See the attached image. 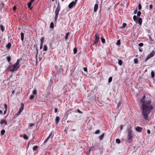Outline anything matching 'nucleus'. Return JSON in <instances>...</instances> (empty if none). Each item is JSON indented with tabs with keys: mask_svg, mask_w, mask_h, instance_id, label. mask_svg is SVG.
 <instances>
[{
	"mask_svg": "<svg viewBox=\"0 0 155 155\" xmlns=\"http://www.w3.org/2000/svg\"><path fill=\"white\" fill-rule=\"evenodd\" d=\"M140 109L142 114L146 120L148 119L149 115L153 109V105L151 104L150 100L146 98L144 95L140 100Z\"/></svg>",
	"mask_w": 155,
	"mask_h": 155,
	"instance_id": "1",
	"label": "nucleus"
},
{
	"mask_svg": "<svg viewBox=\"0 0 155 155\" xmlns=\"http://www.w3.org/2000/svg\"><path fill=\"white\" fill-rule=\"evenodd\" d=\"M19 60L18 59L16 62L13 64L12 68L10 69V71L11 72H14L15 71H17L18 70L19 67Z\"/></svg>",
	"mask_w": 155,
	"mask_h": 155,
	"instance_id": "2",
	"label": "nucleus"
},
{
	"mask_svg": "<svg viewBox=\"0 0 155 155\" xmlns=\"http://www.w3.org/2000/svg\"><path fill=\"white\" fill-rule=\"evenodd\" d=\"M133 137L132 133H127L126 141L128 143L131 142L132 140Z\"/></svg>",
	"mask_w": 155,
	"mask_h": 155,
	"instance_id": "3",
	"label": "nucleus"
},
{
	"mask_svg": "<svg viewBox=\"0 0 155 155\" xmlns=\"http://www.w3.org/2000/svg\"><path fill=\"white\" fill-rule=\"evenodd\" d=\"M100 34L96 33L95 35L94 41V43L93 44V45H94L96 44L97 43L98 41L100 38Z\"/></svg>",
	"mask_w": 155,
	"mask_h": 155,
	"instance_id": "4",
	"label": "nucleus"
},
{
	"mask_svg": "<svg viewBox=\"0 0 155 155\" xmlns=\"http://www.w3.org/2000/svg\"><path fill=\"white\" fill-rule=\"evenodd\" d=\"M155 54V52L154 51H153L152 52L150 53L147 57L145 61L146 62L149 59L152 57L154 56Z\"/></svg>",
	"mask_w": 155,
	"mask_h": 155,
	"instance_id": "5",
	"label": "nucleus"
},
{
	"mask_svg": "<svg viewBox=\"0 0 155 155\" xmlns=\"http://www.w3.org/2000/svg\"><path fill=\"white\" fill-rule=\"evenodd\" d=\"M60 8L61 7L60 4L59 3H58L57 5V7L55 12V14H58L60 10Z\"/></svg>",
	"mask_w": 155,
	"mask_h": 155,
	"instance_id": "6",
	"label": "nucleus"
},
{
	"mask_svg": "<svg viewBox=\"0 0 155 155\" xmlns=\"http://www.w3.org/2000/svg\"><path fill=\"white\" fill-rule=\"evenodd\" d=\"M53 133H54L53 131H51L50 133L49 136L48 137H47V139L46 140L44 141V143L48 141V140L49 139V138H50V137H51V138H52V137L54 136V135L53 134Z\"/></svg>",
	"mask_w": 155,
	"mask_h": 155,
	"instance_id": "7",
	"label": "nucleus"
},
{
	"mask_svg": "<svg viewBox=\"0 0 155 155\" xmlns=\"http://www.w3.org/2000/svg\"><path fill=\"white\" fill-rule=\"evenodd\" d=\"M121 104V101L120 100L119 101L117 104V108L118 109V111H120L121 109L120 106Z\"/></svg>",
	"mask_w": 155,
	"mask_h": 155,
	"instance_id": "8",
	"label": "nucleus"
},
{
	"mask_svg": "<svg viewBox=\"0 0 155 155\" xmlns=\"http://www.w3.org/2000/svg\"><path fill=\"white\" fill-rule=\"evenodd\" d=\"M75 2H74V1H73L71 2L68 5V8H72L74 6L75 4Z\"/></svg>",
	"mask_w": 155,
	"mask_h": 155,
	"instance_id": "9",
	"label": "nucleus"
},
{
	"mask_svg": "<svg viewBox=\"0 0 155 155\" xmlns=\"http://www.w3.org/2000/svg\"><path fill=\"white\" fill-rule=\"evenodd\" d=\"M135 129L136 131L139 132H140L141 131L142 128L141 127L138 126L135 127Z\"/></svg>",
	"mask_w": 155,
	"mask_h": 155,
	"instance_id": "10",
	"label": "nucleus"
},
{
	"mask_svg": "<svg viewBox=\"0 0 155 155\" xmlns=\"http://www.w3.org/2000/svg\"><path fill=\"white\" fill-rule=\"evenodd\" d=\"M24 108V104L23 103H21V107L20 108L19 111V113H21L23 110Z\"/></svg>",
	"mask_w": 155,
	"mask_h": 155,
	"instance_id": "11",
	"label": "nucleus"
},
{
	"mask_svg": "<svg viewBox=\"0 0 155 155\" xmlns=\"http://www.w3.org/2000/svg\"><path fill=\"white\" fill-rule=\"evenodd\" d=\"M132 127H130L127 129L126 131L127 132V133H132Z\"/></svg>",
	"mask_w": 155,
	"mask_h": 155,
	"instance_id": "12",
	"label": "nucleus"
},
{
	"mask_svg": "<svg viewBox=\"0 0 155 155\" xmlns=\"http://www.w3.org/2000/svg\"><path fill=\"white\" fill-rule=\"evenodd\" d=\"M60 120V118L58 116H57L55 119V122L56 124H58Z\"/></svg>",
	"mask_w": 155,
	"mask_h": 155,
	"instance_id": "13",
	"label": "nucleus"
},
{
	"mask_svg": "<svg viewBox=\"0 0 155 155\" xmlns=\"http://www.w3.org/2000/svg\"><path fill=\"white\" fill-rule=\"evenodd\" d=\"M41 42L40 46V49H41L42 48L43 44L44 42V39L43 38H42L41 39Z\"/></svg>",
	"mask_w": 155,
	"mask_h": 155,
	"instance_id": "14",
	"label": "nucleus"
},
{
	"mask_svg": "<svg viewBox=\"0 0 155 155\" xmlns=\"http://www.w3.org/2000/svg\"><path fill=\"white\" fill-rule=\"evenodd\" d=\"M11 46V44L10 43H8L6 45V48L8 49H9Z\"/></svg>",
	"mask_w": 155,
	"mask_h": 155,
	"instance_id": "15",
	"label": "nucleus"
},
{
	"mask_svg": "<svg viewBox=\"0 0 155 155\" xmlns=\"http://www.w3.org/2000/svg\"><path fill=\"white\" fill-rule=\"evenodd\" d=\"M137 22L140 25H141L142 22V20L141 18H139L137 20Z\"/></svg>",
	"mask_w": 155,
	"mask_h": 155,
	"instance_id": "16",
	"label": "nucleus"
},
{
	"mask_svg": "<svg viewBox=\"0 0 155 155\" xmlns=\"http://www.w3.org/2000/svg\"><path fill=\"white\" fill-rule=\"evenodd\" d=\"M98 5L97 4H96L95 5L94 9V12H96L97 11L98 8Z\"/></svg>",
	"mask_w": 155,
	"mask_h": 155,
	"instance_id": "17",
	"label": "nucleus"
},
{
	"mask_svg": "<svg viewBox=\"0 0 155 155\" xmlns=\"http://www.w3.org/2000/svg\"><path fill=\"white\" fill-rule=\"evenodd\" d=\"M0 124H5V125L7 124V122L5 120H1L0 121Z\"/></svg>",
	"mask_w": 155,
	"mask_h": 155,
	"instance_id": "18",
	"label": "nucleus"
},
{
	"mask_svg": "<svg viewBox=\"0 0 155 155\" xmlns=\"http://www.w3.org/2000/svg\"><path fill=\"white\" fill-rule=\"evenodd\" d=\"M21 40L23 41L24 40V34L23 32H21Z\"/></svg>",
	"mask_w": 155,
	"mask_h": 155,
	"instance_id": "19",
	"label": "nucleus"
},
{
	"mask_svg": "<svg viewBox=\"0 0 155 155\" xmlns=\"http://www.w3.org/2000/svg\"><path fill=\"white\" fill-rule=\"evenodd\" d=\"M104 136V134L103 133L99 136V139L100 140H102L103 139V138Z\"/></svg>",
	"mask_w": 155,
	"mask_h": 155,
	"instance_id": "20",
	"label": "nucleus"
},
{
	"mask_svg": "<svg viewBox=\"0 0 155 155\" xmlns=\"http://www.w3.org/2000/svg\"><path fill=\"white\" fill-rule=\"evenodd\" d=\"M48 50V47L47 45H44L43 47V50L45 51H46Z\"/></svg>",
	"mask_w": 155,
	"mask_h": 155,
	"instance_id": "21",
	"label": "nucleus"
},
{
	"mask_svg": "<svg viewBox=\"0 0 155 155\" xmlns=\"http://www.w3.org/2000/svg\"><path fill=\"white\" fill-rule=\"evenodd\" d=\"M69 32H68L67 33H66V35L65 37V39L66 41L68 39V37L69 34Z\"/></svg>",
	"mask_w": 155,
	"mask_h": 155,
	"instance_id": "22",
	"label": "nucleus"
},
{
	"mask_svg": "<svg viewBox=\"0 0 155 155\" xmlns=\"http://www.w3.org/2000/svg\"><path fill=\"white\" fill-rule=\"evenodd\" d=\"M23 138L25 140H27L28 139V137L25 134L23 135Z\"/></svg>",
	"mask_w": 155,
	"mask_h": 155,
	"instance_id": "23",
	"label": "nucleus"
},
{
	"mask_svg": "<svg viewBox=\"0 0 155 155\" xmlns=\"http://www.w3.org/2000/svg\"><path fill=\"white\" fill-rule=\"evenodd\" d=\"M0 28L1 29V31L2 32H3L4 31V27L2 25H0Z\"/></svg>",
	"mask_w": 155,
	"mask_h": 155,
	"instance_id": "24",
	"label": "nucleus"
},
{
	"mask_svg": "<svg viewBox=\"0 0 155 155\" xmlns=\"http://www.w3.org/2000/svg\"><path fill=\"white\" fill-rule=\"evenodd\" d=\"M32 2H31V1H30V2H29L28 3V8H30V9H31L30 8V7L31 6V3Z\"/></svg>",
	"mask_w": 155,
	"mask_h": 155,
	"instance_id": "25",
	"label": "nucleus"
},
{
	"mask_svg": "<svg viewBox=\"0 0 155 155\" xmlns=\"http://www.w3.org/2000/svg\"><path fill=\"white\" fill-rule=\"evenodd\" d=\"M151 74L152 78H154V73L153 71H152Z\"/></svg>",
	"mask_w": 155,
	"mask_h": 155,
	"instance_id": "26",
	"label": "nucleus"
},
{
	"mask_svg": "<svg viewBox=\"0 0 155 155\" xmlns=\"http://www.w3.org/2000/svg\"><path fill=\"white\" fill-rule=\"evenodd\" d=\"M5 133V130H2L1 132V135H3Z\"/></svg>",
	"mask_w": 155,
	"mask_h": 155,
	"instance_id": "27",
	"label": "nucleus"
},
{
	"mask_svg": "<svg viewBox=\"0 0 155 155\" xmlns=\"http://www.w3.org/2000/svg\"><path fill=\"white\" fill-rule=\"evenodd\" d=\"M50 27L51 28H53L54 27V25L53 22H51L50 23Z\"/></svg>",
	"mask_w": 155,
	"mask_h": 155,
	"instance_id": "28",
	"label": "nucleus"
},
{
	"mask_svg": "<svg viewBox=\"0 0 155 155\" xmlns=\"http://www.w3.org/2000/svg\"><path fill=\"white\" fill-rule=\"evenodd\" d=\"M134 62L135 64H137L138 63V60L137 58H135L134 60Z\"/></svg>",
	"mask_w": 155,
	"mask_h": 155,
	"instance_id": "29",
	"label": "nucleus"
},
{
	"mask_svg": "<svg viewBox=\"0 0 155 155\" xmlns=\"http://www.w3.org/2000/svg\"><path fill=\"white\" fill-rule=\"evenodd\" d=\"M6 59H7V60L8 61V62H9L11 60V58L10 56H7Z\"/></svg>",
	"mask_w": 155,
	"mask_h": 155,
	"instance_id": "30",
	"label": "nucleus"
},
{
	"mask_svg": "<svg viewBox=\"0 0 155 155\" xmlns=\"http://www.w3.org/2000/svg\"><path fill=\"white\" fill-rule=\"evenodd\" d=\"M133 18L134 19V20L135 21H136L137 20V17L136 15H134L133 16Z\"/></svg>",
	"mask_w": 155,
	"mask_h": 155,
	"instance_id": "31",
	"label": "nucleus"
},
{
	"mask_svg": "<svg viewBox=\"0 0 155 155\" xmlns=\"http://www.w3.org/2000/svg\"><path fill=\"white\" fill-rule=\"evenodd\" d=\"M122 61L121 60H119L118 61V64L120 65H121L122 64Z\"/></svg>",
	"mask_w": 155,
	"mask_h": 155,
	"instance_id": "32",
	"label": "nucleus"
},
{
	"mask_svg": "<svg viewBox=\"0 0 155 155\" xmlns=\"http://www.w3.org/2000/svg\"><path fill=\"white\" fill-rule=\"evenodd\" d=\"M112 77H110L108 80V82L110 83L112 81Z\"/></svg>",
	"mask_w": 155,
	"mask_h": 155,
	"instance_id": "33",
	"label": "nucleus"
},
{
	"mask_svg": "<svg viewBox=\"0 0 155 155\" xmlns=\"http://www.w3.org/2000/svg\"><path fill=\"white\" fill-rule=\"evenodd\" d=\"M32 93L34 94H37V91L35 89H34L33 92Z\"/></svg>",
	"mask_w": 155,
	"mask_h": 155,
	"instance_id": "34",
	"label": "nucleus"
},
{
	"mask_svg": "<svg viewBox=\"0 0 155 155\" xmlns=\"http://www.w3.org/2000/svg\"><path fill=\"white\" fill-rule=\"evenodd\" d=\"M116 142L117 143L119 144L120 142V141L119 139H117L116 140Z\"/></svg>",
	"mask_w": 155,
	"mask_h": 155,
	"instance_id": "35",
	"label": "nucleus"
},
{
	"mask_svg": "<svg viewBox=\"0 0 155 155\" xmlns=\"http://www.w3.org/2000/svg\"><path fill=\"white\" fill-rule=\"evenodd\" d=\"M35 97V96L33 95H31L30 97V99L32 100Z\"/></svg>",
	"mask_w": 155,
	"mask_h": 155,
	"instance_id": "36",
	"label": "nucleus"
},
{
	"mask_svg": "<svg viewBox=\"0 0 155 155\" xmlns=\"http://www.w3.org/2000/svg\"><path fill=\"white\" fill-rule=\"evenodd\" d=\"M101 40L102 42L103 43H104L105 42V39L103 38H102V37H101Z\"/></svg>",
	"mask_w": 155,
	"mask_h": 155,
	"instance_id": "37",
	"label": "nucleus"
},
{
	"mask_svg": "<svg viewBox=\"0 0 155 155\" xmlns=\"http://www.w3.org/2000/svg\"><path fill=\"white\" fill-rule=\"evenodd\" d=\"M100 130H96L95 132V134H97L100 133Z\"/></svg>",
	"mask_w": 155,
	"mask_h": 155,
	"instance_id": "38",
	"label": "nucleus"
},
{
	"mask_svg": "<svg viewBox=\"0 0 155 155\" xmlns=\"http://www.w3.org/2000/svg\"><path fill=\"white\" fill-rule=\"evenodd\" d=\"M77 50L76 48H74L73 50V51L74 54H76L77 53Z\"/></svg>",
	"mask_w": 155,
	"mask_h": 155,
	"instance_id": "39",
	"label": "nucleus"
},
{
	"mask_svg": "<svg viewBox=\"0 0 155 155\" xmlns=\"http://www.w3.org/2000/svg\"><path fill=\"white\" fill-rule=\"evenodd\" d=\"M141 8H142V6H141V4L139 3V5H138V9L139 10H141Z\"/></svg>",
	"mask_w": 155,
	"mask_h": 155,
	"instance_id": "40",
	"label": "nucleus"
},
{
	"mask_svg": "<svg viewBox=\"0 0 155 155\" xmlns=\"http://www.w3.org/2000/svg\"><path fill=\"white\" fill-rule=\"evenodd\" d=\"M126 26H127V24L125 23H124L123 24L122 27V28H124L126 27Z\"/></svg>",
	"mask_w": 155,
	"mask_h": 155,
	"instance_id": "41",
	"label": "nucleus"
},
{
	"mask_svg": "<svg viewBox=\"0 0 155 155\" xmlns=\"http://www.w3.org/2000/svg\"><path fill=\"white\" fill-rule=\"evenodd\" d=\"M120 40L118 41L116 43V45H120Z\"/></svg>",
	"mask_w": 155,
	"mask_h": 155,
	"instance_id": "42",
	"label": "nucleus"
},
{
	"mask_svg": "<svg viewBox=\"0 0 155 155\" xmlns=\"http://www.w3.org/2000/svg\"><path fill=\"white\" fill-rule=\"evenodd\" d=\"M141 14V12L140 11H138L137 12V15L138 16H140V15Z\"/></svg>",
	"mask_w": 155,
	"mask_h": 155,
	"instance_id": "43",
	"label": "nucleus"
},
{
	"mask_svg": "<svg viewBox=\"0 0 155 155\" xmlns=\"http://www.w3.org/2000/svg\"><path fill=\"white\" fill-rule=\"evenodd\" d=\"M38 147V146H34L33 147V149L34 150H35Z\"/></svg>",
	"mask_w": 155,
	"mask_h": 155,
	"instance_id": "44",
	"label": "nucleus"
},
{
	"mask_svg": "<svg viewBox=\"0 0 155 155\" xmlns=\"http://www.w3.org/2000/svg\"><path fill=\"white\" fill-rule=\"evenodd\" d=\"M58 14H55V16L54 19L55 21L57 20L58 18Z\"/></svg>",
	"mask_w": 155,
	"mask_h": 155,
	"instance_id": "45",
	"label": "nucleus"
},
{
	"mask_svg": "<svg viewBox=\"0 0 155 155\" xmlns=\"http://www.w3.org/2000/svg\"><path fill=\"white\" fill-rule=\"evenodd\" d=\"M36 51H37V54H36V61H37V58L38 54V50L37 49H36Z\"/></svg>",
	"mask_w": 155,
	"mask_h": 155,
	"instance_id": "46",
	"label": "nucleus"
},
{
	"mask_svg": "<svg viewBox=\"0 0 155 155\" xmlns=\"http://www.w3.org/2000/svg\"><path fill=\"white\" fill-rule=\"evenodd\" d=\"M4 108L5 110H7V106L6 104H4Z\"/></svg>",
	"mask_w": 155,
	"mask_h": 155,
	"instance_id": "47",
	"label": "nucleus"
},
{
	"mask_svg": "<svg viewBox=\"0 0 155 155\" xmlns=\"http://www.w3.org/2000/svg\"><path fill=\"white\" fill-rule=\"evenodd\" d=\"M143 44L142 43H139L138 45L140 47H142L143 46Z\"/></svg>",
	"mask_w": 155,
	"mask_h": 155,
	"instance_id": "48",
	"label": "nucleus"
},
{
	"mask_svg": "<svg viewBox=\"0 0 155 155\" xmlns=\"http://www.w3.org/2000/svg\"><path fill=\"white\" fill-rule=\"evenodd\" d=\"M93 150V148L91 147L89 148V152H90V151H92Z\"/></svg>",
	"mask_w": 155,
	"mask_h": 155,
	"instance_id": "49",
	"label": "nucleus"
},
{
	"mask_svg": "<svg viewBox=\"0 0 155 155\" xmlns=\"http://www.w3.org/2000/svg\"><path fill=\"white\" fill-rule=\"evenodd\" d=\"M77 112L79 113H80V114H82V112H81V111L79 109H78L77 110Z\"/></svg>",
	"mask_w": 155,
	"mask_h": 155,
	"instance_id": "50",
	"label": "nucleus"
},
{
	"mask_svg": "<svg viewBox=\"0 0 155 155\" xmlns=\"http://www.w3.org/2000/svg\"><path fill=\"white\" fill-rule=\"evenodd\" d=\"M84 71H86L87 72V68H84Z\"/></svg>",
	"mask_w": 155,
	"mask_h": 155,
	"instance_id": "51",
	"label": "nucleus"
},
{
	"mask_svg": "<svg viewBox=\"0 0 155 155\" xmlns=\"http://www.w3.org/2000/svg\"><path fill=\"white\" fill-rule=\"evenodd\" d=\"M152 7H153V5L152 4L150 5H149V9L150 10L152 8Z\"/></svg>",
	"mask_w": 155,
	"mask_h": 155,
	"instance_id": "52",
	"label": "nucleus"
},
{
	"mask_svg": "<svg viewBox=\"0 0 155 155\" xmlns=\"http://www.w3.org/2000/svg\"><path fill=\"white\" fill-rule=\"evenodd\" d=\"M123 126L122 125H121L120 126V131H121V130H122L123 129Z\"/></svg>",
	"mask_w": 155,
	"mask_h": 155,
	"instance_id": "53",
	"label": "nucleus"
},
{
	"mask_svg": "<svg viewBox=\"0 0 155 155\" xmlns=\"http://www.w3.org/2000/svg\"><path fill=\"white\" fill-rule=\"evenodd\" d=\"M58 111V109L56 108H55L54 109V111L55 113H56Z\"/></svg>",
	"mask_w": 155,
	"mask_h": 155,
	"instance_id": "54",
	"label": "nucleus"
},
{
	"mask_svg": "<svg viewBox=\"0 0 155 155\" xmlns=\"http://www.w3.org/2000/svg\"><path fill=\"white\" fill-rule=\"evenodd\" d=\"M149 39L150 40V41H153V40H152V38H151V37L150 36V35H149Z\"/></svg>",
	"mask_w": 155,
	"mask_h": 155,
	"instance_id": "55",
	"label": "nucleus"
},
{
	"mask_svg": "<svg viewBox=\"0 0 155 155\" xmlns=\"http://www.w3.org/2000/svg\"><path fill=\"white\" fill-rule=\"evenodd\" d=\"M34 125V124L32 123L29 124V126L30 127L33 126Z\"/></svg>",
	"mask_w": 155,
	"mask_h": 155,
	"instance_id": "56",
	"label": "nucleus"
},
{
	"mask_svg": "<svg viewBox=\"0 0 155 155\" xmlns=\"http://www.w3.org/2000/svg\"><path fill=\"white\" fill-rule=\"evenodd\" d=\"M20 113H19V111H18V112L15 115L16 116V117H17L20 114Z\"/></svg>",
	"mask_w": 155,
	"mask_h": 155,
	"instance_id": "57",
	"label": "nucleus"
},
{
	"mask_svg": "<svg viewBox=\"0 0 155 155\" xmlns=\"http://www.w3.org/2000/svg\"><path fill=\"white\" fill-rule=\"evenodd\" d=\"M13 10L14 11L16 9V7L15 6H14L13 7Z\"/></svg>",
	"mask_w": 155,
	"mask_h": 155,
	"instance_id": "58",
	"label": "nucleus"
},
{
	"mask_svg": "<svg viewBox=\"0 0 155 155\" xmlns=\"http://www.w3.org/2000/svg\"><path fill=\"white\" fill-rule=\"evenodd\" d=\"M147 133L148 134H150V130H147Z\"/></svg>",
	"mask_w": 155,
	"mask_h": 155,
	"instance_id": "59",
	"label": "nucleus"
},
{
	"mask_svg": "<svg viewBox=\"0 0 155 155\" xmlns=\"http://www.w3.org/2000/svg\"><path fill=\"white\" fill-rule=\"evenodd\" d=\"M7 110H5L4 111V114H5L6 113V111H7Z\"/></svg>",
	"mask_w": 155,
	"mask_h": 155,
	"instance_id": "60",
	"label": "nucleus"
},
{
	"mask_svg": "<svg viewBox=\"0 0 155 155\" xmlns=\"http://www.w3.org/2000/svg\"><path fill=\"white\" fill-rule=\"evenodd\" d=\"M3 112L2 110H0V114H2Z\"/></svg>",
	"mask_w": 155,
	"mask_h": 155,
	"instance_id": "61",
	"label": "nucleus"
},
{
	"mask_svg": "<svg viewBox=\"0 0 155 155\" xmlns=\"http://www.w3.org/2000/svg\"><path fill=\"white\" fill-rule=\"evenodd\" d=\"M139 50L140 52H142V50H141V49L140 48H139Z\"/></svg>",
	"mask_w": 155,
	"mask_h": 155,
	"instance_id": "62",
	"label": "nucleus"
},
{
	"mask_svg": "<svg viewBox=\"0 0 155 155\" xmlns=\"http://www.w3.org/2000/svg\"><path fill=\"white\" fill-rule=\"evenodd\" d=\"M137 10H135L134 11V13H136V12H137Z\"/></svg>",
	"mask_w": 155,
	"mask_h": 155,
	"instance_id": "63",
	"label": "nucleus"
},
{
	"mask_svg": "<svg viewBox=\"0 0 155 155\" xmlns=\"http://www.w3.org/2000/svg\"><path fill=\"white\" fill-rule=\"evenodd\" d=\"M78 0H75V1H74V2H75V4L77 2Z\"/></svg>",
	"mask_w": 155,
	"mask_h": 155,
	"instance_id": "64",
	"label": "nucleus"
}]
</instances>
